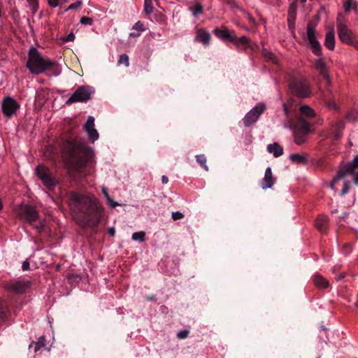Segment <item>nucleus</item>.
I'll list each match as a JSON object with an SVG mask.
<instances>
[{"instance_id":"1","label":"nucleus","mask_w":358,"mask_h":358,"mask_svg":"<svg viewBox=\"0 0 358 358\" xmlns=\"http://www.w3.org/2000/svg\"><path fill=\"white\" fill-rule=\"evenodd\" d=\"M62 150L70 167L79 174L90 173L95 164L92 148L84 142L69 138L63 142Z\"/></svg>"},{"instance_id":"2","label":"nucleus","mask_w":358,"mask_h":358,"mask_svg":"<svg viewBox=\"0 0 358 358\" xmlns=\"http://www.w3.org/2000/svg\"><path fill=\"white\" fill-rule=\"evenodd\" d=\"M68 201L71 209L85 220L84 224H100L104 216L103 208L98 204L96 200L89 196L71 192L68 195Z\"/></svg>"},{"instance_id":"3","label":"nucleus","mask_w":358,"mask_h":358,"mask_svg":"<svg viewBox=\"0 0 358 358\" xmlns=\"http://www.w3.org/2000/svg\"><path fill=\"white\" fill-rule=\"evenodd\" d=\"M27 68L31 73L38 75L47 71L48 76H57L60 73L59 66L56 62L48 57H43L36 48H31L28 53Z\"/></svg>"},{"instance_id":"4","label":"nucleus","mask_w":358,"mask_h":358,"mask_svg":"<svg viewBox=\"0 0 358 358\" xmlns=\"http://www.w3.org/2000/svg\"><path fill=\"white\" fill-rule=\"evenodd\" d=\"M293 104L294 100L289 99L287 103H283V110L289 122V127L293 130L295 143L301 145L306 141V137L310 132V129L309 123L303 118H299L296 122L292 120L290 113Z\"/></svg>"},{"instance_id":"5","label":"nucleus","mask_w":358,"mask_h":358,"mask_svg":"<svg viewBox=\"0 0 358 358\" xmlns=\"http://www.w3.org/2000/svg\"><path fill=\"white\" fill-rule=\"evenodd\" d=\"M213 34L225 43H233L238 50L245 51L250 47V39L247 36H243L238 38L234 30L229 31L225 26L215 28L213 30Z\"/></svg>"},{"instance_id":"6","label":"nucleus","mask_w":358,"mask_h":358,"mask_svg":"<svg viewBox=\"0 0 358 358\" xmlns=\"http://www.w3.org/2000/svg\"><path fill=\"white\" fill-rule=\"evenodd\" d=\"M289 87L292 93L299 98H307L311 94L310 84L302 76H296L291 78L289 82Z\"/></svg>"},{"instance_id":"7","label":"nucleus","mask_w":358,"mask_h":358,"mask_svg":"<svg viewBox=\"0 0 358 358\" xmlns=\"http://www.w3.org/2000/svg\"><path fill=\"white\" fill-rule=\"evenodd\" d=\"M13 210L20 220L29 223L36 222L39 217L37 207L29 203L17 205L14 207Z\"/></svg>"},{"instance_id":"8","label":"nucleus","mask_w":358,"mask_h":358,"mask_svg":"<svg viewBox=\"0 0 358 358\" xmlns=\"http://www.w3.org/2000/svg\"><path fill=\"white\" fill-rule=\"evenodd\" d=\"M350 176L355 185H358V155H357L352 162L341 166L337 173L336 176L331 182V187L340 179Z\"/></svg>"},{"instance_id":"9","label":"nucleus","mask_w":358,"mask_h":358,"mask_svg":"<svg viewBox=\"0 0 358 358\" xmlns=\"http://www.w3.org/2000/svg\"><path fill=\"white\" fill-rule=\"evenodd\" d=\"M94 92V89L89 85L80 86L69 98L66 103L69 105L76 102H87L91 99V95Z\"/></svg>"},{"instance_id":"10","label":"nucleus","mask_w":358,"mask_h":358,"mask_svg":"<svg viewBox=\"0 0 358 358\" xmlns=\"http://www.w3.org/2000/svg\"><path fill=\"white\" fill-rule=\"evenodd\" d=\"M339 39L358 50V36L347 26H340L337 30Z\"/></svg>"},{"instance_id":"11","label":"nucleus","mask_w":358,"mask_h":358,"mask_svg":"<svg viewBox=\"0 0 358 358\" xmlns=\"http://www.w3.org/2000/svg\"><path fill=\"white\" fill-rule=\"evenodd\" d=\"M36 175L43 182V184L49 189H53L57 184L56 180L50 173L49 169L42 165L36 168Z\"/></svg>"},{"instance_id":"12","label":"nucleus","mask_w":358,"mask_h":358,"mask_svg":"<svg viewBox=\"0 0 358 358\" xmlns=\"http://www.w3.org/2000/svg\"><path fill=\"white\" fill-rule=\"evenodd\" d=\"M307 39L310 45L313 52L317 56H322L321 45L316 38L315 26L312 22H309L307 25Z\"/></svg>"},{"instance_id":"13","label":"nucleus","mask_w":358,"mask_h":358,"mask_svg":"<svg viewBox=\"0 0 358 358\" xmlns=\"http://www.w3.org/2000/svg\"><path fill=\"white\" fill-rule=\"evenodd\" d=\"M20 109V104L10 96L5 97L1 101V110L4 116L11 117Z\"/></svg>"},{"instance_id":"14","label":"nucleus","mask_w":358,"mask_h":358,"mask_svg":"<svg viewBox=\"0 0 358 358\" xmlns=\"http://www.w3.org/2000/svg\"><path fill=\"white\" fill-rule=\"evenodd\" d=\"M265 109L266 106L264 103H259L254 107L243 119L244 126L248 127L256 122Z\"/></svg>"},{"instance_id":"15","label":"nucleus","mask_w":358,"mask_h":358,"mask_svg":"<svg viewBox=\"0 0 358 358\" xmlns=\"http://www.w3.org/2000/svg\"><path fill=\"white\" fill-rule=\"evenodd\" d=\"M30 282L28 280H13L4 285L5 289L14 294H22L29 287Z\"/></svg>"},{"instance_id":"16","label":"nucleus","mask_w":358,"mask_h":358,"mask_svg":"<svg viewBox=\"0 0 358 358\" xmlns=\"http://www.w3.org/2000/svg\"><path fill=\"white\" fill-rule=\"evenodd\" d=\"M85 131L88 134L89 138L92 143H94L99 138V133L94 128V118L92 116H89L87 122L84 125Z\"/></svg>"},{"instance_id":"17","label":"nucleus","mask_w":358,"mask_h":358,"mask_svg":"<svg viewBox=\"0 0 358 358\" xmlns=\"http://www.w3.org/2000/svg\"><path fill=\"white\" fill-rule=\"evenodd\" d=\"M273 183L274 179L273 178L271 169L268 167L266 169L264 177L261 181L260 185L262 189H266L268 188H271Z\"/></svg>"},{"instance_id":"18","label":"nucleus","mask_w":358,"mask_h":358,"mask_svg":"<svg viewBox=\"0 0 358 358\" xmlns=\"http://www.w3.org/2000/svg\"><path fill=\"white\" fill-rule=\"evenodd\" d=\"M195 40L203 43L204 45H208L210 42L211 35L204 29H199L196 31Z\"/></svg>"},{"instance_id":"19","label":"nucleus","mask_w":358,"mask_h":358,"mask_svg":"<svg viewBox=\"0 0 358 358\" xmlns=\"http://www.w3.org/2000/svg\"><path fill=\"white\" fill-rule=\"evenodd\" d=\"M345 127V123L342 120L336 122L331 128V134L334 140H338L341 137L342 131Z\"/></svg>"},{"instance_id":"20","label":"nucleus","mask_w":358,"mask_h":358,"mask_svg":"<svg viewBox=\"0 0 358 358\" xmlns=\"http://www.w3.org/2000/svg\"><path fill=\"white\" fill-rule=\"evenodd\" d=\"M315 66L324 79H328V70L324 59L323 58L317 59L315 62Z\"/></svg>"},{"instance_id":"21","label":"nucleus","mask_w":358,"mask_h":358,"mask_svg":"<svg viewBox=\"0 0 358 358\" xmlns=\"http://www.w3.org/2000/svg\"><path fill=\"white\" fill-rule=\"evenodd\" d=\"M325 46L330 50H333L335 48V34L333 29L329 31L325 36Z\"/></svg>"},{"instance_id":"22","label":"nucleus","mask_w":358,"mask_h":358,"mask_svg":"<svg viewBox=\"0 0 358 358\" xmlns=\"http://www.w3.org/2000/svg\"><path fill=\"white\" fill-rule=\"evenodd\" d=\"M267 150L269 153H273L275 157H279L283 154V148L278 143L268 145Z\"/></svg>"},{"instance_id":"23","label":"nucleus","mask_w":358,"mask_h":358,"mask_svg":"<svg viewBox=\"0 0 358 358\" xmlns=\"http://www.w3.org/2000/svg\"><path fill=\"white\" fill-rule=\"evenodd\" d=\"M8 308L3 301H0V324L8 319Z\"/></svg>"},{"instance_id":"24","label":"nucleus","mask_w":358,"mask_h":358,"mask_svg":"<svg viewBox=\"0 0 358 358\" xmlns=\"http://www.w3.org/2000/svg\"><path fill=\"white\" fill-rule=\"evenodd\" d=\"M314 283L320 288H327L329 286V282L320 275H315L314 276Z\"/></svg>"},{"instance_id":"25","label":"nucleus","mask_w":358,"mask_h":358,"mask_svg":"<svg viewBox=\"0 0 358 358\" xmlns=\"http://www.w3.org/2000/svg\"><path fill=\"white\" fill-rule=\"evenodd\" d=\"M289 159L292 162L299 164H304L307 162L306 157L298 153L291 155L289 156Z\"/></svg>"},{"instance_id":"26","label":"nucleus","mask_w":358,"mask_h":358,"mask_svg":"<svg viewBox=\"0 0 358 358\" xmlns=\"http://www.w3.org/2000/svg\"><path fill=\"white\" fill-rule=\"evenodd\" d=\"M45 338L44 336H41L37 342H32L29 345V348L34 345V352L38 351L42 347L45 345Z\"/></svg>"},{"instance_id":"27","label":"nucleus","mask_w":358,"mask_h":358,"mask_svg":"<svg viewBox=\"0 0 358 358\" xmlns=\"http://www.w3.org/2000/svg\"><path fill=\"white\" fill-rule=\"evenodd\" d=\"M300 112L301 115L308 117H313L315 116L314 110L310 108L308 106H303L300 108Z\"/></svg>"},{"instance_id":"28","label":"nucleus","mask_w":358,"mask_h":358,"mask_svg":"<svg viewBox=\"0 0 358 358\" xmlns=\"http://www.w3.org/2000/svg\"><path fill=\"white\" fill-rule=\"evenodd\" d=\"M196 162L206 171H208V167L206 165V157L204 155H198L196 156Z\"/></svg>"},{"instance_id":"29","label":"nucleus","mask_w":358,"mask_h":358,"mask_svg":"<svg viewBox=\"0 0 358 358\" xmlns=\"http://www.w3.org/2000/svg\"><path fill=\"white\" fill-rule=\"evenodd\" d=\"M145 234L143 231L134 232L132 234L131 238L133 241L143 243L145 241Z\"/></svg>"},{"instance_id":"30","label":"nucleus","mask_w":358,"mask_h":358,"mask_svg":"<svg viewBox=\"0 0 358 358\" xmlns=\"http://www.w3.org/2000/svg\"><path fill=\"white\" fill-rule=\"evenodd\" d=\"M337 30L339 29L340 26H347L345 24V16L342 13H338L336 19Z\"/></svg>"},{"instance_id":"31","label":"nucleus","mask_w":358,"mask_h":358,"mask_svg":"<svg viewBox=\"0 0 358 358\" xmlns=\"http://www.w3.org/2000/svg\"><path fill=\"white\" fill-rule=\"evenodd\" d=\"M153 10L152 0H145L144 1V11L146 14H150Z\"/></svg>"},{"instance_id":"32","label":"nucleus","mask_w":358,"mask_h":358,"mask_svg":"<svg viewBox=\"0 0 358 358\" xmlns=\"http://www.w3.org/2000/svg\"><path fill=\"white\" fill-rule=\"evenodd\" d=\"M118 64H124L127 67L129 65V56L126 54H122L120 56L117 62Z\"/></svg>"},{"instance_id":"33","label":"nucleus","mask_w":358,"mask_h":358,"mask_svg":"<svg viewBox=\"0 0 358 358\" xmlns=\"http://www.w3.org/2000/svg\"><path fill=\"white\" fill-rule=\"evenodd\" d=\"M29 3L30 8L32 10V13L35 14L37 10L38 9V0H27Z\"/></svg>"},{"instance_id":"34","label":"nucleus","mask_w":358,"mask_h":358,"mask_svg":"<svg viewBox=\"0 0 358 358\" xmlns=\"http://www.w3.org/2000/svg\"><path fill=\"white\" fill-rule=\"evenodd\" d=\"M352 8L356 9V6L353 5V0H345L344 3V8L345 12H349Z\"/></svg>"},{"instance_id":"35","label":"nucleus","mask_w":358,"mask_h":358,"mask_svg":"<svg viewBox=\"0 0 358 358\" xmlns=\"http://www.w3.org/2000/svg\"><path fill=\"white\" fill-rule=\"evenodd\" d=\"M351 187V182L350 181H345L343 189L341 190V195H345L348 193Z\"/></svg>"},{"instance_id":"36","label":"nucleus","mask_w":358,"mask_h":358,"mask_svg":"<svg viewBox=\"0 0 358 358\" xmlns=\"http://www.w3.org/2000/svg\"><path fill=\"white\" fill-rule=\"evenodd\" d=\"M203 12V6L201 3H196L193 8V14L198 15L201 14Z\"/></svg>"},{"instance_id":"37","label":"nucleus","mask_w":358,"mask_h":358,"mask_svg":"<svg viewBox=\"0 0 358 358\" xmlns=\"http://www.w3.org/2000/svg\"><path fill=\"white\" fill-rule=\"evenodd\" d=\"M264 57L269 61L273 62V63H277V59L275 57V56L272 53V52H266L264 53Z\"/></svg>"},{"instance_id":"38","label":"nucleus","mask_w":358,"mask_h":358,"mask_svg":"<svg viewBox=\"0 0 358 358\" xmlns=\"http://www.w3.org/2000/svg\"><path fill=\"white\" fill-rule=\"evenodd\" d=\"M83 2L82 1H77L76 2L71 3L66 9V10H76L81 6Z\"/></svg>"},{"instance_id":"39","label":"nucleus","mask_w":358,"mask_h":358,"mask_svg":"<svg viewBox=\"0 0 358 358\" xmlns=\"http://www.w3.org/2000/svg\"><path fill=\"white\" fill-rule=\"evenodd\" d=\"M80 22L82 24H88V25H92V22H93V20L92 18L90 17H82L80 20Z\"/></svg>"},{"instance_id":"40","label":"nucleus","mask_w":358,"mask_h":358,"mask_svg":"<svg viewBox=\"0 0 358 358\" xmlns=\"http://www.w3.org/2000/svg\"><path fill=\"white\" fill-rule=\"evenodd\" d=\"M189 333V331L188 330L183 329L178 332L177 336L180 339H185L187 337Z\"/></svg>"},{"instance_id":"41","label":"nucleus","mask_w":358,"mask_h":358,"mask_svg":"<svg viewBox=\"0 0 358 358\" xmlns=\"http://www.w3.org/2000/svg\"><path fill=\"white\" fill-rule=\"evenodd\" d=\"M132 29L143 31H144V25L141 21H138L134 26Z\"/></svg>"},{"instance_id":"42","label":"nucleus","mask_w":358,"mask_h":358,"mask_svg":"<svg viewBox=\"0 0 358 358\" xmlns=\"http://www.w3.org/2000/svg\"><path fill=\"white\" fill-rule=\"evenodd\" d=\"M171 217L174 221H177L178 220L183 218L184 215L182 213L177 211V212H173Z\"/></svg>"},{"instance_id":"43","label":"nucleus","mask_w":358,"mask_h":358,"mask_svg":"<svg viewBox=\"0 0 358 358\" xmlns=\"http://www.w3.org/2000/svg\"><path fill=\"white\" fill-rule=\"evenodd\" d=\"M327 105L328 108H329L331 109H334V110L337 109V105L336 103L335 100H329V101H328L327 102Z\"/></svg>"},{"instance_id":"44","label":"nucleus","mask_w":358,"mask_h":358,"mask_svg":"<svg viewBox=\"0 0 358 358\" xmlns=\"http://www.w3.org/2000/svg\"><path fill=\"white\" fill-rule=\"evenodd\" d=\"M107 200V203L110 206V207H113V208H115V206H118V203L115 201H114L111 198L110 196L108 197L106 199Z\"/></svg>"},{"instance_id":"45","label":"nucleus","mask_w":358,"mask_h":358,"mask_svg":"<svg viewBox=\"0 0 358 358\" xmlns=\"http://www.w3.org/2000/svg\"><path fill=\"white\" fill-rule=\"evenodd\" d=\"M352 250V248H351V246L349 244H345L344 246H343V252L345 254V255H348L349 254Z\"/></svg>"},{"instance_id":"46","label":"nucleus","mask_w":358,"mask_h":358,"mask_svg":"<svg viewBox=\"0 0 358 358\" xmlns=\"http://www.w3.org/2000/svg\"><path fill=\"white\" fill-rule=\"evenodd\" d=\"M75 39V36L73 33H70L68 34L65 38L64 39V41L69 42V41H73Z\"/></svg>"},{"instance_id":"47","label":"nucleus","mask_w":358,"mask_h":358,"mask_svg":"<svg viewBox=\"0 0 358 358\" xmlns=\"http://www.w3.org/2000/svg\"><path fill=\"white\" fill-rule=\"evenodd\" d=\"M49 6L51 7H57L59 4V0H48Z\"/></svg>"},{"instance_id":"48","label":"nucleus","mask_w":358,"mask_h":358,"mask_svg":"<svg viewBox=\"0 0 358 358\" xmlns=\"http://www.w3.org/2000/svg\"><path fill=\"white\" fill-rule=\"evenodd\" d=\"M22 269L23 271H28L29 269V262H28V260H25L24 262H23L22 265Z\"/></svg>"},{"instance_id":"49","label":"nucleus","mask_w":358,"mask_h":358,"mask_svg":"<svg viewBox=\"0 0 358 358\" xmlns=\"http://www.w3.org/2000/svg\"><path fill=\"white\" fill-rule=\"evenodd\" d=\"M108 234H109L110 236H115V228H114L113 227H110V228L108 229Z\"/></svg>"},{"instance_id":"50","label":"nucleus","mask_w":358,"mask_h":358,"mask_svg":"<svg viewBox=\"0 0 358 358\" xmlns=\"http://www.w3.org/2000/svg\"><path fill=\"white\" fill-rule=\"evenodd\" d=\"M227 3L232 7H236V2L235 0H227Z\"/></svg>"},{"instance_id":"51","label":"nucleus","mask_w":358,"mask_h":358,"mask_svg":"<svg viewBox=\"0 0 358 358\" xmlns=\"http://www.w3.org/2000/svg\"><path fill=\"white\" fill-rule=\"evenodd\" d=\"M318 230L321 232H324L326 231L327 225H317Z\"/></svg>"},{"instance_id":"52","label":"nucleus","mask_w":358,"mask_h":358,"mask_svg":"<svg viewBox=\"0 0 358 358\" xmlns=\"http://www.w3.org/2000/svg\"><path fill=\"white\" fill-rule=\"evenodd\" d=\"M162 182L163 184H166L169 182V178L166 176H162Z\"/></svg>"},{"instance_id":"53","label":"nucleus","mask_w":358,"mask_h":358,"mask_svg":"<svg viewBox=\"0 0 358 358\" xmlns=\"http://www.w3.org/2000/svg\"><path fill=\"white\" fill-rule=\"evenodd\" d=\"M102 192H103V194H104V196H105L106 199H107L108 197H109V196H110L109 194H108V192H107V189H106L105 187H103V188L102 189Z\"/></svg>"},{"instance_id":"54","label":"nucleus","mask_w":358,"mask_h":358,"mask_svg":"<svg viewBox=\"0 0 358 358\" xmlns=\"http://www.w3.org/2000/svg\"><path fill=\"white\" fill-rule=\"evenodd\" d=\"M45 226V225H43V224L36 225V229L37 231H41V230H43L44 229Z\"/></svg>"},{"instance_id":"55","label":"nucleus","mask_w":358,"mask_h":358,"mask_svg":"<svg viewBox=\"0 0 358 358\" xmlns=\"http://www.w3.org/2000/svg\"><path fill=\"white\" fill-rule=\"evenodd\" d=\"M347 119L349 120H355V117L353 116V114L352 113H349L348 115H347Z\"/></svg>"},{"instance_id":"56","label":"nucleus","mask_w":358,"mask_h":358,"mask_svg":"<svg viewBox=\"0 0 358 358\" xmlns=\"http://www.w3.org/2000/svg\"><path fill=\"white\" fill-rule=\"evenodd\" d=\"M129 36L131 37H138L140 36V34L139 33H136V32H131L130 33Z\"/></svg>"},{"instance_id":"57","label":"nucleus","mask_w":358,"mask_h":358,"mask_svg":"<svg viewBox=\"0 0 358 358\" xmlns=\"http://www.w3.org/2000/svg\"><path fill=\"white\" fill-rule=\"evenodd\" d=\"M2 208H3V203H2L1 200L0 199V211L2 210Z\"/></svg>"},{"instance_id":"58","label":"nucleus","mask_w":358,"mask_h":358,"mask_svg":"<svg viewBox=\"0 0 358 358\" xmlns=\"http://www.w3.org/2000/svg\"><path fill=\"white\" fill-rule=\"evenodd\" d=\"M322 222H326V221H327V217H326V216H323V217H322Z\"/></svg>"},{"instance_id":"59","label":"nucleus","mask_w":358,"mask_h":358,"mask_svg":"<svg viewBox=\"0 0 358 358\" xmlns=\"http://www.w3.org/2000/svg\"><path fill=\"white\" fill-rule=\"evenodd\" d=\"M306 0H300V2H301V3H305V2H306Z\"/></svg>"},{"instance_id":"60","label":"nucleus","mask_w":358,"mask_h":358,"mask_svg":"<svg viewBox=\"0 0 358 358\" xmlns=\"http://www.w3.org/2000/svg\"><path fill=\"white\" fill-rule=\"evenodd\" d=\"M1 16V6L0 5V17Z\"/></svg>"},{"instance_id":"61","label":"nucleus","mask_w":358,"mask_h":358,"mask_svg":"<svg viewBox=\"0 0 358 358\" xmlns=\"http://www.w3.org/2000/svg\"><path fill=\"white\" fill-rule=\"evenodd\" d=\"M318 358H320V357H318Z\"/></svg>"}]
</instances>
